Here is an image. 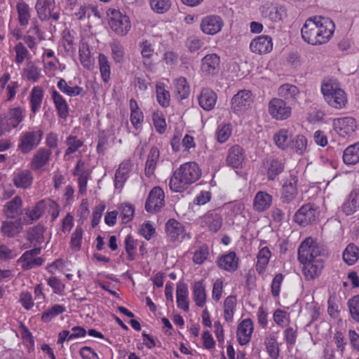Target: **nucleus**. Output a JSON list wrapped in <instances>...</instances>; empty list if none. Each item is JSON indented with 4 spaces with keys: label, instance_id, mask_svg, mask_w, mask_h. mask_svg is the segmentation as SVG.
<instances>
[{
    "label": "nucleus",
    "instance_id": "f257e3e1",
    "mask_svg": "<svg viewBox=\"0 0 359 359\" xmlns=\"http://www.w3.org/2000/svg\"><path fill=\"white\" fill-rule=\"evenodd\" d=\"M334 28V24L330 18L316 16L305 21L301 33L304 41L311 45H320L330 39Z\"/></svg>",
    "mask_w": 359,
    "mask_h": 359
},
{
    "label": "nucleus",
    "instance_id": "f03ea898",
    "mask_svg": "<svg viewBox=\"0 0 359 359\" xmlns=\"http://www.w3.org/2000/svg\"><path fill=\"white\" fill-rule=\"evenodd\" d=\"M201 176V170L195 162L185 163L180 166L170 179L169 187L173 192H182Z\"/></svg>",
    "mask_w": 359,
    "mask_h": 359
},
{
    "label": "nucleus",
    "instance_id": "7ed1b4c3",
    "mask_svg": "<svg viewBox=\"0 0 359 359\" xmlns=\"http://www.w3.org/2000/svg\"><path fill=\"white\" fill-rule=\"evenodd\" d=\"M321 92L326 102L335 109H342L347 103L345 92L340 87L337 80L329 79L321 85Z\"/></svg>",
    "mask_w": 359,
    "mask_h": 359
},
{
    "label": "nucleus",
    "instance_id": "20e7f679",
    "mask_svg": "<svg viewBox=\"0 0 359 359\" xmlns=\"http://www.w3.org/2000/svg\"><path fill=\"white\" fill-rule=\"evenodd\" d=\"M326 255L325 249L311 237L304 239L298 248V259L300 262L323 259Z\"/></svg>",
    "mask_w": 359,
    "mask_h": 359
},
{
    "label": "nucleus",
    "instance_id": "39448f33",
    "mask_svg": "<svg viewBox=\"0 0 359 359\" xmlns=\"http://www.w3.org/2000/svg\"><path fill=\"white\" fill-rule=\"evenodd\" d=\"M109 15V25L118 36H126L131 29V22L128 16L118 10H112Z\"/></svg>",
    "mask_w": 359,
    "mask_h": 359
},
{
    "label": "nucleus",
    "instance_id": "423d86ee",
    "mask_svg": "<svg viewBox=\"0 0 359 359\" xmlns=\"http://www.w3.org/2000/svg\"><path fill=\"white\" fill-rule=\"evenodd\" d=\"M35 9L41 21L56 22L60 18V10L56 7L55 0H37Z\"/></svg>",
    "mask_w": 359,
    "mask_h": 359
},
{
    "label": "nucleus",
    "instance_id": "0eeeda50",
    "mask_svg": "<svg viewBox=\"0 0 359 359\" xmlns=\"http://www.w3.org/2000/svg\"><path fill=\"white\" fill-rule=\"evenodd\" d=\"M297 182V176L294 172H290V176L285 179L281 189L280 201L283 203L290 204L295 200L298 195Z\"/></svg>",
    "mask_w": 359,
    "mask_h": 359
},
{
    "label": "nucleus",
    "instance_id": "6e6552de",
    "mask_svg": "<svg viewBox=\"0 0 359 359\" xmlns=\"http://www.w3.org/2000/svg\"><path fill=\"white\" fill-rule=\"evenodd\" d=\"M41 130L27 131L20 137L18 148L23 154H27L36 148L42 139Z\"/></svg>",
    "mask_w": 359,
    "mask_h": 359
},
{
    "label": "nucleus",
    "instance_id": "1a4fd4ad",
    "mask_svg": "<svg viewBox=\"0 0 359 359\" xmlns=\"http://www.w3.org/2000/svg\"><path fill=\"white\" fill-rule=\"evenodd\" d=\"M268 111L271 117L276 120H285L291 115V107L280 98H273L269 102Z\"/></svg>",
    "mask_w": 359,
    "mask_h": 359
},
{
    "label": "nucleus",
    "instance_id": "9d476101",
    "mask_svg": "<svg viewBox=\"0 0 359 359\" xmlns=\"http://www.w3.org/2000/svg\"><path fill=\"white\" fill-rule=\"evenodd\" d=\"M252 95L248 90H241L233 95L231 100V109L234 113L245 112L252 104Z\"/></svg>",
    "mask_w": 359,
    "mask_h": 359
},
{
    "label": "nucleus",
    "instance_id": "9b49d317",
    "mask_svg": "<svg viewBox=\"0 0 359 359\" xmlns=\"http://www.w3.org/2000/svg\"><path fill=\"white\" fill-rule=\"evenodd\" d=\"M332 126L334 131L342 137H350L357 128L355 119L350 116L334 118Z\"/></svg>",
    "mask_w": 359,
    "mask_h": 359
},
{
    "label": "nucleus",
    "instance_id": "f8f14e48",
    "mask_svg": "<svg viewBox=\"0 0 359 359\" xmlns=\"http://www.w3.org/2000/svg\"><path fill=\"white\" fill-rule=\"evenodd\" d=\"M164 198L165 194L161 187L153 188L146 201V210L150 212L159 211L165 205Z\"/></svg>",
    "mask_w": 359,
    "mask_h": 359
},
{
    "label": "nucleus",
    "instance_id": "ddd939ff",
    "mask_svg": "<svg viewBox=\"0 0 359 359\" xmlns=\"http://www.w3.org/2000/svg\"><path fill=\"white\" fill-rule=\"evenodd\" d=\"M41 248H34L22 254L18 262L21 264L23 270H29L42 265L43 259L41 257H36V255L41 253Z\"/></svg>",
    "mask_w": 359,
    "mask_h": 359
},
{
    "label": "nucleus",
    "instance_id": "4468645a",
    "mask_svg": "<svg viewBox=\"0 0 359 359\" xmlns=\"http://www.w3.org/2000/svg\"><path fill=\"white\" fill-rule=\"evenodd\" d=\"M317 217V210L310 203H308L297 210L294 216V220L299 225L305 226L315 222Z\"/></svg>",
    "mask_w": 359,
    "mask_h": 359
},
{
    "label": "nucleus",
    "instance_id": "2eb2a0df",
    "mask_svg": "<svg viewBox=\"0 0 359 359\" xmlns=\"http://www.w3.org/2000/svg\"><path fill=\"white\" fill-rule=\"evenodd\" d=\"M223 26V20L221 17L215 15L204 17L201 22V31L209 35H214L219 32Z\"/></svg>",
    "mask_w": 359,
    "mask_h": 359
},
{
    "label": "nucleus",
    "instance_id": "dca6fc26",
    "mask_svg": "<svg viewBox=\"0 0 359 359\" xmlns=\"http://www.w3.org/2000/svg\"><path fill=\"white\" fill-rule=\"evenodd\" d=\"M250 48L254 53L262 55L266 54L272 50V38L266 35H261L252 39Z\"/></svg>",
    "mask_w": 359,
    "mask_h": 359
},
{
    "label": "nucleus",
    "instance_id": "f3484780",
    "mask_svg": "<svg viewBox=\"0 0 359 359\" xmlns=\"http://www.w3.org/2000/svg\"><path fill=\"white\" fill-rule=\"evenodd\" d=\"M200 107L205 111H210L214 109L217 95L215 91L209 88H203L197 96Z\"/></svg>",
    "mask_w": 359,
    "mask_h": 359
},
{
    "label": "nucleus",
    "instance_id": "a211bd4d",
    "mask_svg": "<svg viewBox=\"0 0 359 359\" xmlns=\"http://www.w3.org/2000/svg\"><path fill=\"white\" fill-rule=\"evenodd\" d=\"M33 179L31 170L19 169L13 172L12 182L15 187L25 189L31 187Z\"/></svg>",
    "mask_w": 359,
    "mask_h": 359
},
{
    "label": "nucleus",
    "instance_id": "6ab92c4d",
    "mask_svg": "<svg viewBox=\"0 0 359 359\" xmlns=\"http://www.w3.org/2000/svg\"><path fill=\"white\" fill-rule=\"evenodd\" d=\"M301 263L304 264L303 274L307 280H312L318 278L321 274L324 267L323 259Z\"/></svg>",
    "mask_w": 359,
    "mask_h": 359
},
{
    "label": "nucleus",
    "instance_id": "aec40b11",
    "mask_svg": "<svg viewBox=\"0 0 359 359\" xmlns=\"http://www.w3.org/2000/svg\"><path fill=\"white\" fill-rule=\"evenodd\" d=\"M202 227L208 228L210 231L217 232L222 224V219L219 214L215 211H209L200 218Z\"/></svg>",
    "mask_w": 359,
    "mask_h": 359
},
{
    "label": "nucleus",
    "instance_id": "412c9836",
    "mask_svg": "<svg viewBox=\"0 0 359 359\" xmlns=\"http://www.w3.org/2000/svg\"><path fill=\"white\" fill-rule=\"evenodd\" d=\"M253 329V323L250 318L244 319L238 324L236 335L241 345H245L249 343Z\"/></svg>",
    "mask_w": 359,
    "mask_h": 359
},
{
    "label": "nucleus",
    "instance_id": "4be33fe9",
    "mask_svg": "<svg viewBox=\"0 0 359 359\" xmlns=\"http://www.w3.org/2000/svg\"><path fill=\"white\" fill-rule=\"evenodd\" d=\"M220 58L215 54L205 55L201 61V71L207 75H214L219 72Z\"/></svg>",
    "mask_w": 359,
    "mask_h": 359
},
{
    "label": "nucleus",
    "instance_id": "5701e85b",
    "mask_svg": "<svg viewBox=\"0 0 359 359\" xmlns=\"http://www.w3.org/2000/svg\"><path fill=\"white\" fill-rule=\"evenodd\" d=\"M22 230V220L21 217L7 219L2 222L1 231L3 236L8 238H13Z\"/></svg>",
    "mask_w": 359,
    "mask_h": 359
},
{
    "label": "nucleus",
    "instance_id": "b1692460",
    "mask_svg": "<svg viewBox=\"0 0 359 359\" xmlns=\"http://www.w3.org/2000/svg\"><path fill=\"white\" fill-rule=\"evenodd\" d=\"M52 152L48 149H40L33 156L30 162V168L34 171H40L46 166L50 158Z\"/></svg>",
    "mask_w": 359,
    "mask_h": 359
},
{
    "label": "nucleus",
    "instance_id": "393cba45",
    "mask_svg": "<svg viewBox=\"0 0 359 359\" xmlns=\"http://www.w3.org/2000/svg\"><path fill=\"white\" fill-rule=\"evenodd\" d=\"M245 159L244 150L238 145H233L229 148L226 156V163L233 168L242 166Z\"/></svg>",
    "mask_w": 359,
    "mask_h": 359
},
{
    "label": "nucleus",
    "instance_id": "a878e982",
    "mask_svg": "<svg viewBox=\"0 0 359 359\" xmlns=\"http://www.w3.org/2000/svg\"><path fill=\"white\" fill-rule=\"evenodd\" d=\"M22 198L16 196L4 205L3 211L7 219H15L20 217L22 213Z\"/></svg>",
    "mask_w": 359,
    "mask_h": 359
},
{
    "label": "nucleus",
    "instance_id": "bb28decb",
    "mask_svg": "<svg viewBox=\"0 0 359 359\" xmlns=\"http://www.w3.org/2000/svg\"><path fill=\"white\" fill-rule=\"evenodd\" d=\"M22 110L20 107L10 109L6 114L2 115L7 130L16 128L23 120Z\"/></svg>",
    "mask_w": 359,
    "mask_h": 359
},
{
    "label": "nucleus",
    "instance_id": "cd10ccee",
    "mask_svg": "<svg viewBox=\"0 0 359 359\" xmlns=\"http://www.w3.org/2000/svg\"><path fill=\"white\" fill-rule=\"evenodd\" d=\"M168 237L172 241H180L184 238V226L174 219H169L165 224Z\"/></svg>",
    "mask_w": 359,
    "mask_h": 359
},
{
    "label": "nucleus",
    "instance_id": "c85d7f7f",
    "mask_svg": "<svg viewBox=\"0 0 359 359\" xmlns=\"http://www.w3.org/2000/svg\"><path fill=\"white\" fill-rule=\"evenodd\" d=\"M272 196L266 191H258L253 200V208L258 212H262L269 209L272 204Z\"/></svg>",
    "mask_w": 359,
    "mask_h": 359
},
{
    "label": "nucleus",
    "instance_id": "c756f323",
    "mask_svg": "<svg viewBox=\"0 0 359 359\" xmlns=\"http://www.w3.org/2000/svg\"><path fill=\"white\" fill-rule=\"evenodd\" d=\"M217 265L225 271H235L238 266V258L234 252H230L219 258Z\"/></svg>",
    "mask_w": 359,
    "mask_h": 359
},
{
    "label": "nucleus",
    "instance_id": "7c9ffc66",
    "mask_svg": "<svg viewBox=\"0 0 359 359\" xmlns=\"http://www.w3.org/2000/svg\"><path fill=\"white\" fill-rule=\"evenodd\" d=\"M154 45L155 42L152 39H144L138 44L143 59V63L145 65L147 64L151 65V59L155 53Z\"/></svg>",
    "mask_w": 359,
    "mask_h": 359
},
{
    "label": "nucleus",
    "instance_id": "2f4dec72",
    "mask_svg": "<svg viewBox=\"0 0 359 359\" xmlns=\"http://www.w3.org/2000/svg\"><path fill=\"white\" fill-rule=\"evenodd\" d=\"M132 166L130 159L124 160L119 165L115 174V187L122 188L128 177V174Z\"/></svg>",
    "mask_w": 359,
    "mask_h": 359
},
{
    "label": "nucleus",
    "instance_id": "473e14b6",
    "mask_svg": "<svg viewBox=\"0 0 359 359\" xmlns=\"http://www.w3.org/2000/svg\"><path fill=\"white\" fill-rule=\"evenodd\" d=\"M45 231L46 229L43 225L37 224L27 230L25 238L34 245H40L44 242Z\"/></svg>",
    "mask_w": 359,
    "mask_h": 359
},
{
    "label": "nucleus",
    "instance_id": "72a5a7b5",
    "mask_svg": "<svg viewBox=\"0 0 359 359\" xmlns=\"http://www.w3.org/2000/svg\"><path fill=\"white\" fill-rule=\"evenodd\" d=\"M51 97L58 116L62 118H66L69 115V106L65 98L55 90L52 91Z\"/></svg>",
    "mask_w": 359,
    "mask_h": 359
},
{
    "label": "nucleus",
    "instance_id": "f704fd0d",
    "mask_svg": "<svg viewBox=\"0 0 359 359\" xmlns=\"http://www.w3.org/2000/svg\"><path fill=\"white\" fill-rule=\"evenodd\" d=\"M292 140V133L286 129L279 130L273 135V141L276 145L283 150H286L290 147Z\"/></svg>",
    "mask_w": 359,
    "mask_h": 359
},
{
    "label": "nucleus",
    "instance_id": "c9c22d12",
    "mask_svg": "<svg viewBox=\"0 0 359 359\" xmlns=\"http://www.w3.org/2000/svg\"><path fill=\"white\" fill-rule=\"evenodd\" d=\"M159 156L160 151L156 147H151L145 163L144 172L147 177H149L154 173Z\"/></svg>",
    "mask_w": 359,
    "mask_h": 359
},
{
    "label": "nucleus",
    "instance_id": "e433bc0d",
    "mask_svg": "<svg viewBox=\"0 0 359 359\" xmlns=\"http://www.w3.org/2000/svg\"><path fill=\"white\" fill-rule=\"evenodd\" d=\"M18 19L20 26L25 27L29 24L31 18V8L24 1L20 0L16 4Z\"/></svg>",
    "mask_w": 359,
    "mask_h": 359
},
{
    "label": "nucleus",
    "instance_id": "4c0bfd02",
    "mask_svg": "<svg viewBox=\"0 0 359 359\" xmlns=\"http://www.w3.org/2000/svg\"><path fill=\"white\" fill-rule=\"evenodd\" d=\"M343 161L346 165H355L359 162V142L348 146L344 150Z\"/></svg>",
    "mask_w": 359,
    "mask_h": 359
},
{
    "label": "nucleus",
    "instance_id": "58836bf2",
    "mask_svg": "<svg viewBox=\"0 0 359 359\" xmlns=\"http://www.w3.org/2000/svg\"><path fill=\"white\" fill-rule=\"evenodd\" d=\"M43 94V90L41 86H34L32 89L29 95V100L31 111L33 114H35L41 108Z\"/></svg>",
    "mask_w": 359,
    "mask_h": 359
},
{
    "label": "nucleus",
    "instance_id": "ea45409f",
    "mask_svg": "<svg viewBox=\"0 0 359 359\" xmlns=\"http://www.w3.org/2000/svg\"><path fill=\"white\" fill-rule=\"evenodd\" d=\"M278 94L285 100H295L299 95V90L294 85L285 83L278 88Z\"/></svg>",
    "mask_w": 359,
    "mask_h": 359
},
{
    "label": "nucleus",
    "instance_id": "a19ab883",
    "mask_svg": "<svg viewBox=\"0 0 359 359\" xmlns=\"http://www.w3.org/2000/svg\"><path fill=\"white\" fill-rule=\"evenodd\" d=\"M130 121L135 128L138 129L143 122L144 116L134 99L130 100Z\"/></svg>",
    "mask_w": 359,
    "mask_h": 359
},
{
    "label": "nucleus",
    "instance_id": "79ce46f5",
    "mask_svg": "<svg viewBox=\"0 0 359 359\" xmlns=\"http://www.w3.org/2000/svg\"><path fill=\"white\" fill-rule=\"evenodd\" d=\"M284 163L282 161L272 158L268 161L267 177L269 180H274L275 178L284 170Z\"/></svg>",
    "mask_w": 359,
    "mask_h": 359
},
{
    "label": "nucleus",
    "instance_id": "37998d69",
    "mask_svg": "<svg viewBox=\"0 0 359 359\" xmlns=\"http://www.w3.org/2000/svg\"><path fill=\"white\" fill-rule=\"evenodd\" d=\"M65 143L67 147L64 154L65 159L70 155L76 153L83 145V141L76 135L68 136Z\"/></svg>",
    "mask_w": 359,
    "mask_h": 359
},
{
    "label": "nucleus",
    "instance_id": "c03bdc74",
    "mask_svg": "<svg viewBox=\"0 0 359 359\" xmlns=\"http://www.w3.org/2000/svg\"><path fill=\"white\" fill-rule=\"evenodd\" d=\"M188 289L185 284H178L177 286V306L185 311L189 310Z\"/></svg>",
    "mask_w": 359,
    "mask_h": 359
},
{
    "label": "nucleus",
    "instance_id": "a18cd8bd",
    "mask_svg": "<svg viewBox=\"0 0 359 359\" xmlns=\"http://www.w3.org/2000/svg\"><path fill=\"white\" fill-rule=\"evenodd\" d=\"M271 257V252L267 247L262 248L257 255V262L256 264V271L259 273H264L266 266L269 264Z\"/></svg>",
    "mask_w": 359,
    "mask_h": 359
},
{
    "label": "nucleus",
    "instance_id": "49530a36",
    "mask_svg": "<svg viewBox=\"0 0 359 359\" xmlns=\"http://www.w3.org/2000/svg\"><path fill=\"white\" fill-rule=\"evenodd\" d=\"M194 300L196 304L199 307H203L206 302V292L205 285L202 281L194 283L193 287Z\"/></svg>",
    "mask_w": 359,
    "mask_h": 359
},
{
    "label": "nucleus",
    "instance_id": "de8ad7c7",
    "mask_svg": "<svg viewBox=\"0 0 359 359\" xmlns=\"http://www.w3.org/2000/svg\"><path fill=\"white\" fill-rule=\"evenodd\" d=\"M175 92L178 100L187 98L189 95V86L184 77L176 79L174 81Z\"/></svg>",
    "mask_w": 359,
    "mask_h": 359
},
{
    "label": "nucleus",
    "instance_id": "09e8293b",
    "mask_svg": "<svg viewBox=\"0 0 359 359\" xmlns=\"http://www.w3.org/2000/svg\"><path fill=\"white\" fill-rule=\"evenodd\" d=\"M111 57L116 63H122L124 60L125 50L123 46L118 39H114L110 43Z\"/></svg>",
    "mask_w": 359,
    "mask_h": 359
},
{
    "label": "nucleus",
    "instance_id": "8fccbe9b",
    "mask_svg": "<svg viewBox=\"0 0 359 359\" xmlns=\"http://www.w3.org/2000/svg\"><path fill=\"white\" fill-rule=\"evenodd\" d=\"M359 210V195L351 193L342 206V210L346 215H350Z\"/></svg>",
    "mask_w": 359,
    "mask_h": 359
},
{
    "label": "nucleus",
    "instance_id": "3c124183",
    "mask_svg": "<svg viewBox=\"0 0 359 359\" xmlns=\"http://www.w3.org/2000/svg\"><path fill=\"white\" fill-rule=\"evenodd\" d=\"M359 259V249L353 243L347 245L343 252V259L348 265L354 264Z\"/></svg>",
    "mask_w": 359,
    "mask_h": 359
},
{
    "label": "nucleus",
    "instance_id": "603ef678",
    "mask_svg": "<svg viewBox=\"0 0 359 359\" xmlns=\"http://www.w3.org/2000/svg\"><path fill=\"white\" fill-rule=\"evenodd\" d=\"M99 69L102 79L104 83H107L110 79L111 67L107 57L100 53L98 56Z\"/></svg>",
    "mask_w": 359,
    "mask_h": 359
},
{
    "label": "nucleus",
    "instance_id": "864d4df0",
    "mask_svg": "<svg viewBox=\"0 0 359 359\" xmlns=\"http://www.w3.org/2000/svg\"><path fill=\"white\" fill-rule=\"evenodd\" d=\"M266 351L272 359H277L279 357V348L276 337L273 334H269L265 339Z\"/></svg>",
    "mask_w": 359,
    "mask_h": 359
},
{
    "label": "nucleus",
    "instance_id": "5fc2aeb1",
    "mask_svg": "<svg viewBox=\"0 0 359 359\" xmlns=\"http://www.w3.org/2000/svg\"><path fill=\"white\" fill-rule=\"evenodd\" d=\"M156 93L158 102L163 107H168L170 101V93L165 89L163 83H156Z\"/></svg>",
    "mask_w": 359,
    "mask_h": 359
},
{
    "label": "nucleus",
    "instance_id": "6e6d98bb",
    "mask_svg": "<svg viewBox=\"0 0 359 359\" xmlns=\"http://www.w3.org/2000/svg\"><path fill=\"white\" fill-rule=\"evenodd\" d=\"M57 87L61 92L69 97L77 96L83 91V88L78 86L74 87L68 86L67 81L64 79H60L58 81Z\"/></svg>",
    "mask_w": 359,
    "mask_h": 359
},
{
    "label": "nucleus",
    "instance_id": "4d7b16f0",
    "mask_svg": "<svg viewBox=\"0 0 359 359\" xmlns=\"http://www.w3.org/2000/svg\"><path fill=\"white\" fill-rule=\"evenodd\" d=\"M79 60L81 65L86 69H90L93 66L89 46L87 43H83L79 47Z\"/></svg>",
    "mask_w": 359,
    "mask_h": 359
},
{
    "label": "nucleus",
    "instance_id": "13d9d810",
    "mask_svg": "<svg viewBox=\"0 0 359 359\" xmlns=\"http://www.w3.org/2000/svg\"><path fill=\"white\" fill-rule=\"evenodd\" d=\"M236 306V298L235 296L227 297L224 302V316L226 321H231L233 318Z\"/></svg>",
    "mask_w": 359,
    "mask_h": 359
},
{
    "label": "nucleus",
    "instance_id": "bf43d9fd",
    "mask_svg": "<svg viewBox=\"0 0 359 359\" xmlns=\"http://www.w3.org/2000/svg\"><path fill=\"white\" fill-rule=\"evenodd\" d=\"M44 211V205L43 201L37 203L32 209L26 210L25 215L29 218L28 224H32L34 221L39 219Z\"/></svg>",
    "mask_w": 359,
    "mask_h": 359
},
{
    "label": "nucleus",
    "instance_id": "052dcab7",
    "mask_svg": "<svg viewBox=\"0 0 359 359\" xmlns=\"http://www.w3.org/2000/svg\"><path fill=\"white\" fill-rule=\"evenodd\" d=\"M65 311L62 305L55 304L42 313L41 320L44 323L50 322L53 318Z\"/></svg>",
    "mask_w": 359,
    "mask_h": 359
},
{
    "label": "nucleus",
    "instance_id": "680f3d73",
    "mask_svg": "<svg viewBox=\"0 0 359 359\" xmlns=\"http://www.w3.org/2000/svg\"><path fill=\"white\" fill-rule=\"evenodd\" d=\"M125 250L128 255V259L133 261L137 252V241H135L130 235H128L124 241Z\"/></svg>",
    "mask_w": 359,
    "mask_h": 359
},
{
    "label": "nucleus",
    "instance_id": "e2e57ef3",
    "mask_svg": "<svg viewBox=\"0 0 359 359\" xmlns=\"http://www.w3.org/2000/svg\"><path fill=\"white\" fill-rule=\"evenodd\" d=\"M24 73L27 80L37 82L41 77L40 69L33 62H29L24 69Z\"/></svg>",
    "mask_w": 359,
    "mask_h": 359
},
{
    "label": "nucleus",
    "instance_id": "0e129e2a",
    "mask_svg": "<svg viewBox=\"0 0 359 359\" xmlns=\"http://www.w3.org/2000/svg\"><path fill=\"white\" fill-rule=\"evenodd\" d=\"M208 247L206 245H203L196 250L192 259L196 264H202L208 259Z\"/></svg>",
    "mask_w": 359,
    "mask_h": 359
},
{
    "label": "nucleus",
    "instance_id": "69168bd1",
    "mask_svg": "<svg viewBox=\"0 0 359 359\" xmlns=\"http://www.w3.org/2000/svg\"><path fill=\"white\" fill-rule=\"evenodd\" d=\"M14 50L15 53V61L18 65L22 64L29 55L28 50L22 42H19L15 46Z\"/></svg>",
    "mask_w": 359,
    "mask_h": 359
},
{
    "label": "nucleus",
    "instance_id": "338daca9",
    "mask_svg": "<svg viewBox=\"0 0 359 359\" xmlns=\"http://www.w3.org/2000/svg\"><path fill=\"white\" fill-rule=\"evenodd\" d=\"M307 140L304 135H297L292 140L290 148L293 149L299 154H302L306 149Z\"/></svg>",
    "mask_w": 359,
    "mask_h": 359
},
{
    "label": "nucleus",
    "instance_id": "774afa93",
    "mask_svg": "<svg viewBox=\"0 0 359 359\" xmlns=\"http://www.w3.org/2000/svg\"><path fill=\"white\" fill-rule=\"evenodd\" d=\"M348 305L351 318L355 322H359V294L351 298L348 301Z\"/></svg>",
    "mask_w": 359,
    "mask_h": 359
}]
</instances>
